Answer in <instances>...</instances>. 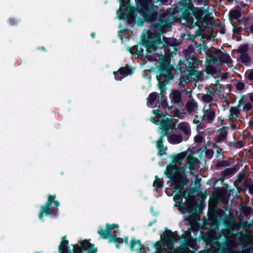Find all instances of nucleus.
<instances>
[{"mask_svg":"<svg viewBox=\"0 0 253 253\" xmlns=\"http://www.w3.org/2000/svg\"><path fill=\"white\" fill-rule=\"evenodd\" d=\"M230 166L229 163L226 160H222L218 162L215 165V167L217 168H219L221 167H228Z\"/></svg>","mask_w":253,"mask_h":253,"instance_id":"3c124183","label":"nucleus"},{"mask_svg":"<svg viewBox=\"0 0 253 253\" xmlns=\"http://www.w3.org/2000/svg\"><path fill=\"white\" fill-rule=\"evenodd\" d=\"M187 155L186 152H182L177 154H173L171 155V164H174L177 165L176 164L178 163L179 165H181L183 163V161L185 159Z\"/></svg>","mask_w":253,"mask_h":253,"instance_id":"aec40b11","label":"nucleus"},{"mask_svg":"<svg viewBox=\"0 0 253 253\" xmlns=\"http://www.w3.org/2000/svg\"><path fill=\"white\" fill-rule=\"evenodd\" d=\"M187 166L185 165L182 167H178L177 166L176 171V177L178 179V183H184L187 184L189 182V179L187 178V176L185 174V171Z\"/></svg>","mask_w":253,"mask_h":253,"instance_id":"ddd939ff","label":"nucleus"},{"mask_svg":"<svg viewBox=\"0 0 253 253\" xmlns=\"http://www.w3.org/2000/svg\"><path fill=\"white\" fill-rule=\"evenodd\" d=\"M241 16V11L238 9H232L229 12V19L230 21L234 20H238Z\"/></svg>","mask_w":253,"mask_h":253,"instance_id":"393cba45","label":"nucleus"},{"mask_svg":"<svg viewBox=\"0 0 253 253\" xmlns=\"http://www.w3.org/2000/svg\"><path fill=\"white\" fill-rule=\"evenodd\" d=\"M173 185H174L173 187V192H176L173 197V200L175 202V206L178 207V203L180 201H182L183 198H187L188 197L187 189L182 192V190L187 184L176 183Z\"/></svg>","mask_w":253,"mask_h":253,"instance_id":"1a4fd4ad","label":"nucleus"},{"mask_svg":"<svg viewBox=\"0 0 253 253\" xmlns=\"http://www.w3.org/2000/svg\"><path fill=\"white\" fill-rule=\"evenodd\" d=\"M244 146V143L241 140H238L236 142V143L234 144V147L236 148L240 149L242 147H243Z\"/></svg>","mask_w":253,"mask_h":253,"instance_id":"bf43d9fd","label":"nucleus"},{"mask_svg":"<svg viewBox=\"0 0 253 253\" xmlns=\"http://www.w3.org/2000/svg\"><path fill=\"white\" fill-rule=\"evenodd\" d=\"M224 152V151L223 149H222L221 148H219L218 150H217V151H216V158L219 157L220 154H221L222 153H223Z\"/></svg>","mask_w":253,"mask_h":253,"instance_id":"338daca9","label":"nucleus"},{"mask_svg":"<svg viewBox=\"0 0 253 253\" xmlns=\"http://www.w3.org/2000/svg\"><path fill=\"white\" fill-rule=\"evenodd\" d=\"M109 243H111L112 242H114L116 247L117 249H119L120 248V244H122L124 242L123 238H120V237H117L114 239H112V238H110L109 241Z\"/></svg>","mask_w":253,"mask_h":253,"instance_id":"e433bc0d","label":"nucleus"},{"mask_svg":"<svg viewBox=\"0 0 253 253\" xmlns=\"http://www.w3.org/2000/svg\"><path fill=\"white\" fill-rule=\"evenodd\" d=\"M164 139L163 138L160 137L158 140L156 142L157 148L159 150V152L158 153V155L160 156L166 154V151L167 149V147H164Z\"/></svg>","mask_w":253,"mask_h":253,"instance_id":"b1692460","label":"nucleus"},{"mask_svg":"<svg viewBox=\"0 0 253 253\" xmlns=\"http://www.w3.org/2000/svg\"><path fill=\"white\" fill-rule=\"evenodd\" d=\"M245 83L247 84H253V69L248 70L246 72L244 76Z\"/></svg>","mask_w":253,"mask_h":253,"instance_id":"c85d7f7f","label":"nucleus"},{"mask_svg":"<svg viewBox=\"0 0 253 253\" xmlns=\"http://www.w3.org/2000/svg\"><path fill=\"white\" fill-rule=\"evenodd\" d=\"M197 47H199V49L200 50H205L207 49V46L206 43L203 42L202 43H200L199 46H197Z\"/></svg>","mask_w":253,"mask_h":253,"instance_id":"0e129e2a","label":"nucleus"},{"mask_svg":"<svg viewBox=\"0 0 253 253\" xmlns=\"http://www.w3.org/2000/svg\"><path fill=\"white\" fill-rule=\"evenodd\" d=\"M238 244L242 246V248L246 253L250 252L252 249L248 247V237L243 233H240L239 235Z\"/></svg>","mask_w":253,"mask_h":253,"instance_id":"a211bd4d","label":"nucleus"},{"mask_svg":"<svg viewBox=\"0 0 253 253\" xmlns=\"http://www.w3.org/2000/svg\"><path fill=\"white\" fill-rule=\"evenodd\" d=\"M249 49V45L247 44H243L240 45L237 49V52L240 54H246Z\"/></svg>","mask_w":253,"mask_h":253,"instance_id":"4c0bfd02","label":"nucleus"},{"mask_svg":"<svg viewBox=\"0 0 253 253\" xmlns=\"http://www.w3.org/2000/svg\"><path fill=\"white\" fill-rule=\"evenodd\" d=\"M244 106L243 107V111L244 112L247 113L252 109L253 105L252 103L250 102H246L245 104H244Z\"/></svg>","mask_w":253,"mask_h":253,"instance_id":"4d7b16f0","label":"nucleus"},{"mask_svg":"<svg viewBox=\"0 0 253 253\" xmlns=\"http://www.w3.org/2000/svg\"><path fill=\"white\" fill-rule=\"evenodd\" d=\"M227 127L223 126L222 128L218 130V131H220V133L215 138V142L219 143L221 141H223L227 138V132L226 131Z\"/></svg>","mask_w":253,"mask_h":253,"instance_id":"412c9836","label":"nucleus"},{"mask_svg":"<svg viewBox=\"0 0 253 253\" xmlns=\"http://www.w3.org/2000/svg\"><path fill=\"white\" fill-rule=\"evenodd\" d=\"M223 216H225L226 218V219L223 221L224 226L225 227L229 226L233 222L232 219L229 218L225 211L218 208L213 217L219 220L220 221H222L223 220Z\"/></svg>","mask_w":253,"mask_h":253,"instance_id":"4468645a","label":"nucleus"},{"mask_svg":"<svg viewBox=\"0 0 253 253\" xmlns=\"http://www.w3.org/2000/svg\"><path fill=\"white\" fill-rule=\"evenodd\" d=\"M164 39V44L165 50L166 49L167 47H171L173 48V50L171 51V54H176L177 52V43L176 40L173 38H167L163 37Z\"/></svg>","mask_w":253,"mask_h":253,"instance_id":"f3484780","label":"nucleus"},{"mask_svg":"<svg viewBox=\"0 0 253 253\" xmlns=\"http://www.w3.org/2000/svg\"><path fill=\"white\" fill-rule=\"evenodd\" d=\"M198 107V104L196 102L193 101H188L185 105V108L186 110L189 113H192L193 112L195 108H197Z\"/></svg>","mask_w":253,"mask_h":253,"instance_id":"2f4dec72","label":"nucleus"},{"mask_svg":"<svg viewBox=\"0 0 253 253\" xmlns=\"http://www.w3.org/2000/svg\"><path fill=\"white\" fill-rule=\"evenodd\" d=\"M221 221L215 217L212 216L208 217L207 224L210 225L211 229L216 230L218 228L219 225Z\"/></svg>","mask_w":253,"mask_h":253,"instance_id":"5701e85b","label":"nucleus"},{"mask_svg":"<svg viewBox=\"0 0 253 253\" xmlns=\"http://www.w3.org/2000/svg\"><path fill=\"white\" fill-rule=\"evenodd\" d=\"M183 139V136L181 134H172L169 136V141L175 144L181 142Z\"/></svg>","mask_w":253,"mask_h":253,"instance_id":"c756f323","label":"nucleus"},{"mask_svg":"<svg viewBox=\"0 0 253 253\" xmlns=\"http://www.w3.org/2000/svg\"><path fill=\"white\" fill-rule=\"evenodd\" d=\"M119 71L120 73L124 75V77H126L128 75H131L133 73V69H130L129 68V65L128 64L126 65L125 67H121Z\"/></svg>","mask_w":253,"mask_h":253,"instance_id":"a878e982","label":"nucleus"},{"mask_svg":"<svg viewBox=\"0 0 253 253\" xmlns=\"http://www.w3.org/2000/svg\"><path fill=\"white\" fill-rule=\"evenodd\" d=\"M203 137L200 135H196L195 137V141L196 143H201L203 142Z\"/></svg>","mask_w":253,"mask_h":253,"instance_id":"e2e57ef3","label":"nucleus"},{"mask_svg":"<svg viewBox=\"0 0 253 253\" xmlns=\"http://www.w3.org/2000/svg\"><path fill=\"white\" fill-rule=\"evenodd\" d=\"M202 100L204 102L209 103L212 101L213 97L209 94H204L202 96Z\"/></svg>","mask_w":253,"mask_h":253,"instance_id":"49530a36","label":"nucleus"},{"mask_svg":"<svg viewBox=\"0 0 253 253\" xmlns=\"http://www.w3.org/2000/svg\"><path fill=\"white\" fill-rule=\"evenodd\" d=\"M150 22L152 23L150 30L156 36H149L147 39L143 41L142 44L146 48L148 53L150 49L156 50L158 48L164 47V42L161 39V35L168 32L171 27V18L167 14H160L156 21Z\"/></svg>","mask_w":253,"mask_h":253,"instance_id":"f03ea898","label":"nucleus"},{"mask_svg":"<svg viewBox=\"0 0 253 253\" xmlns=\"http://www.w3.org/2000/svg\"><path fill=\"white\" fill-rule=\"evenodd\" d=\"M173 112V117H179L180 116V112L179 110L175 107L173 106H170V109L169 110Z\"/></svg>","mask_w":253,"mask_h":253,"instance_id":"6e6d98bb","label":"nucleus"},{"mask_svg":"<svg viewBox=\"0 0 253 253\" xmlns=\"http://www.w3.org/2000/svg\"><path fill=\"white\" fill-rule=\"evenodd\" d=\"M233 28V33L235 34L239 35H242L243 27L242 26H239L238 25H235L232 24Z\"/></svg>","mask_w":253,"mask_h":253,"instance_id":"c03bdc74","label":"nucleus"},{"mask_svg":"<svg viewBox=\"0 0 253 253\" xmlns=\"http://www.w3.org/2000/svg\"><path fill=\"white\" fill-rule=\"evenodd\" d=\"M197 161V159L193 156L188 157L186 160L187 163L188 164L190 168L194 166V164Z\"/></svg>","mask_w":253,"mask_h":253,"instance_id":"79ce46f5","label":"nucleus"},{"mask_svg":"<svg viewBox=\"0 0 253 253\" xmlns=\"http://www.w3.org/2000/svg\"><path fill=\"white\" fill-rule=\"evenodd\" d=\"M187 79H188V78L187 77H182L180 78V82H179L178 85H179V87H180V91H181L182 93L184 92H188V91H187L186 90V89L184 87V84H183V82L185 81L186 80H187Z\"/></svg>","mask_w":253,"mask_h":253,"instance_id":"ea45409f","label":"nucleus"},{"mask_svg":"<svg viewBox=\"0 0 253 253\" xmlns=\"http://www.w3.org/2000/svg\"><path fill=\"white\" fill-rule=\"evenodd\" d=\"M155 180L153 182V186L156 188H162L163 187V181L157 175H156Z\"/></svg>","mask_w":253,"mask_h":253,"instance_id":"58836bf2","label":"nucleus"},{"mask_svg":"<svg viewBox=\"0 0 253 253\" xmlns=\"http://www.w3.org/2000/svg\"><path fill=\"white\" fill-rule=\"evenodd\" d=\"M163 234L164 235L163 240L166 243H172L178 242L179 240V236L177 235L176 231L173 232L170 230H166Z\"/></svg>","mask_w":253,"mask_h":253,"instance_id":"2eb2a0df","label":"nucleus"},{"mask_svg":"<svg viewBox=\"0 0 253 253\" xmlns=\"http://www.w3.org/2000/svg\"><path fill=\"white\" fill-rule=\"evenodd\" d=\"M185 202L180 201L178 203V210L183 214L188 212L190 216H193L197 213V209L195 207V199L194 197L185 198Z\"/></svg>","mask_w":253,"mask_h":253,"instance_id":"39448f33","label":"nucleus"},{"mask_svg":"<svg viewBox=\"0 0 253 253\" xmlns=\"http://www.w3.org/2000/svg\"><path fill=\"white\" fill-rule=\"evenodd\" d=\"M172 68L170 62L168 59L163 58L158 66L159 74L156 76L157 80H161L162 77L165 78L170 77V80H172L174 76L171 72Z\"/></svg>","mask_w":253,"mask_h":253,"instance_id":"20e7f679","label":"nucleus"},{"mask_svg":"<svg viewBox=\"0 0 253 253\" xmlns=\"http://www.w3.org/2000/svg\"><path fill=\"white\" fill-rule=\"evenodd\" d=\"M191 59L192 60V62L187 61V63L188 64V67L186 63H182L180 64L179 70L181 72H188V75L190 77H194L199 79L202 76L203 73L201 71L195 70L193 59Z\"/></svg>","mask_w":253,"mask_h":253,"instance_id":"6e6552de","label":"nucleus"},{"mask_svg":"<svg viewBox=\"0 0 253 253\" xmlns=\"http://www.w3.org/2000/svg\"><path fill=\"white\" fill-rule=\"evenodd\" d=\"M169 123H168V122L166 123L162 122V123L160 126V128L162 129L161 133H163L164 131L167 129H169Z\"/></svg>","mask_w":253,"mask_h":253,"instance_id":"603ef678","label":"nucleus"},{"mask_svg":"<svg viewBox=\"0 0 253 253\" xmlns=\"http://www.w3.org/2000/svg\"><path fill=\"white\" fill-rule=\"evenodd\" d=\"M119 227V225L118 224L113 223V224H109L107 223L106 224V228L104 229V228L100 226L98 227V229L97 231V233L101 236V238L106 239L112 238L114 239L117 237V231L115 230L113 232V233H111V231L114 228H118Z\"/></svg>","mask_w":253,"mask_h":253,"instance_id":"0eeeda50","label":"nucleus"},{"mask_svg":"<svg viewBox=\"0 0 253 253\" xmlns=\"http://www.w3.org/2000/svg\"><path fill=\"white\" fill-rule=\"evenodd\" d=\"M246 96L245 95H241V99L238 102V107H241V105L245 104L246 103Z\"/></svg>","mask_w":253,"mask_h":253,"instance_id":"052dcab7","label":"nucleus"},{"mask_svg":"<svg viewBox=\"0 0 253 253\" xmlns=\"http://www.w3.org/2000/svg\"><path fill=\"white\" fill-rule=\"evenodd\" d=\"M182 93L179 90H172L171 92L172 100L174 104H178L182 101Z\"/></svg>","mask_w":253,"mask_h":253,"instance_id":"4be33fe9","label":"nucleus"},{"mask_svg":"<svg viewBox=\"0 0 253 253\" xmlns=\"http://www.w3.org/2000/svg\"><path fill=\"white\" fill-rule=\"evenodd\" d=\"M160 111L158 109H154V110H153V113L156 116H159L160 117H162L163 116V114H160Z\"/></svg>","mask_w":253,"mask_h":253,"instance_id":"774afa93","label":"nucleus"},{"mask_svg":"<svg viewBox=\"0 0 253 253\" xmlns=\"http://www.w3.org/2000/svg\"><path fill=\"white\" fill-rule=\"evenodd\" d=\"M56 196L54 195H48L47 200L44 205L41 206V210L38 214L40 219H42L43 215L45 216L51 214L55 215L58 211V206L60 205L59 201L55 200Z\"/></svg>","mask_w":253,"mask_h":253,"instance_id":"7ed1b4c3","label":"nucleus"},{"mask_svg":"<svg viewBox=\"0 0 253 253\" xmlns=\"http://www.w3.org/2000/svg\"><path fill=\"white\" fill-rule=\"evenodd\" d=\"M236 88L238 91L243 90L245 87V83L241 80L237 81V83L235 84Z\"/></svg>","mask_w":253,"mask_h":253,"instance_id":"09e8293b","label":"nucleus"},{"mask_svg":"<svg viewBox=\"0 0 253 253\" xmlns=\"http://www.w3.org/2000/svg\"><path fill=\"white\" fill-rule=\"evenodd\" d=\"M153 247L156 249L155 253H160L165 249V244L160 240L154 243Z\"/></svg>","mask_w":253,"mask_h":253,"instance_id":"473e14b6","label":"nucleus"},{"mask_svg":"<svg viewBox=\"0 0 253 253\" xmlns=\"http://www.w3.org/2000/svg\"><path fill=\"white\" fill-rule=\"evenodd\" d=\"M199 188L197 187L196 186H193L191 187H190L189 189H187V195L188 197H191L190 195L193 194L195 193V192H197L199 190Z\"/></svg>","mask_w":253,"mask_h":253,"instance_id":"864d4df0","label":"nucleus"},{"mask_svg":"<svg viewBox=\"0 0 253 253\" xmlns=\"http://www.w3.org/2000/svg\"><path fill=\"white\" fill-rule=\"evenodd\" d=\"M242 211L246 216H248L251 214L253 208L250 206H245L243 208Z\"/></svg>","mask_w":253,"mask_h":253,"instance_id":"a18cd8bd","label":"nucleus"},{"mask_svg":"<svg viewBox=\"0 0 253 253\" xmlns=\"http://www.w3.org/2000/svg\"><path fill=\"white\" fill-rule=\"evenodd\" d=\"M177 165L169 164L167 166L166 169L164 171V174L167 177L169 178V181L171 184L178 183V179L176 177Z\"/></svg>","mask_w":253,"mask_h":253,"instance_id":"9d476101","label":"nucleus"},{"mask_svg":"<svg viewBox=\"0 0 253 253\" xmlns=\"http://www.w3.org/2000/svg\"><path fill=\"white\" fill-rule=\"evenodd\" d=\"M227 189L224 187H221L218 190V192L222 195H225L227 193Z\"/></svg>","mask_w":253,"mask_h":253,"instance_id":"69168bd1","label":"nucleus"},{"mask_svg":"<svg viewBox=\"0 0 253 253\" xmlns=\"http://www.w3.org/2000/svg\"><path fill=\"white\" fill-rule=\"evenodd\" d=\"M218 208L217 207V206L216 205L211 206V205H209V209H208V217L209 216H210V217L214 216Z\"/></svg>","mask_w":253,"mask_h":253,"instance_id":"c9c22d12","label":"nucleus"},{"mask_svg":"<svg viewBox=\"0 0 253 253\" xmlns=\"http://www.w3.org/2000/svg\"><path fill=\"white\" fill-rule=\"evenodd\" d=\"M161 80H157L158 82V86L161 92H163L167 89L166 85L169 83L171 80L170 77H168V78H165L164 81H161Z\"/></svg>","mask_w":253,"mask_h":253,"instance_id":"cd10ccee","label":"nucleus"},{"mask_svg":"<svg viewBox=\"0 0 253 253\" xmlns=\"http://www.w3.org/2000/svg\"><path fill=\"white\" fill-rule=\"evenodd\" d=\"M240 61L244 64H248L251 61V58L248 53L240 55Z\"/></svg>","mask_w":253,"mask_h":253,"instance_id":"f704fd0d","label":"nucleus"},{"mask_svg":"<svg viewBox=\"0 0 253 253\" xmlns=\"http://www.w3.org/2000/svg\"><path fill=\"white\" fill-rule=\"evenodd\" d=\"M210 250L213 253H227L223 243H220L217 239H212L210 241Z\"/></svg>","mask_w":253,"mask_h":253,"instance_id":"9b49d317","label":"nucleus"},{"mask_svg":"<svg viewBox=\"0 0 253 253\" xmlns=\"http://www.w3.org/2000/svg\"><path fill=\"white\" fill-rule=\"evenodd\" d=\"M217 72L216 68L212 65H208L206 67V72L207 74L214 75Z\"/></svg>","mask_w":253,"mask_h":253,"instance_id":"37998d69","label":"nucleus"},{"mask_svg":"<svg viewBox=\"0 0 253 253\" xmlns=\"http://www.w3.org/2000/svg\"><path fill=\"white\" fill-rule=\"evenodd\" d=\"M121 0L122 3L117 11L118 18L126 20L130 25L137 23L142 26L144 22L156 21L159 17L157 9L168 0H138L139 8L131 5L128 1Z\"/></svg>","mask_w":253,"mask_h":253,"instance_id":"f257e3e1","label":"nucleus"},{"mask_svg":"<svg viewBox=\"0 0 253 253\" xmlns=\"http://www.w3.org/2000/svg\"><path fill=\"white\" fill-rule=\"evenodd\" d=\"M234 171L233 168H227L222 171L221 173L223 174V176L226 177L233 174Z\"/></svg>","mask_w":253,"mask_h":253,"instance_id":"de8ad7c7","label":"nucleus"},{"mask_svg":"<svg viewBox=\"0 0 253 253\" xmlns=\"http://www.w3.org/2000/svg\"><path fill=\"white\" fill-rule=\"evenodd\" d=\"M214 152L211 149H208L206 150L205 155L207 159L211 160L213 157Z\"/></svg>","mask_w":253,"mask_h":253,"instance_id":"5fc2aeb1","label":"nucleus"},{"mask_svg":"<svg viewBox=\"0 0 253 253\" xmlns=\"http://www.w3.org/2000/svg\"><path fill=\"white\" fill-rule=\"evenodd\" d=\"M8 23L10 26H12L18 23V21L13 18H10L8 20Z\"/></svg>","mask_w":253,"mask_h":253,"instance_id":"680f3d73","label":"nucleus"},{"mask_svg":"<svg viewBox=\"0 0 253 253\" xmlns=\"http://www.w3.org/2000/svg\"><path fill=\"white\" fill-rule=\"evenodd\" d=\"M221 53V51L213 46H211L206 52L207 56L209 58L210 62L212 63H215L217 61L218 57L217 56Z\"/></svg>","mask_w":253,"mask_h":253,"instance_id":"dca6fc26","label":"nucleus"},{"mask_svg":"<svg viewBox=\"0 0 253 253\" xmlns=\"http://www.w3.org/2000/svg\"><path fill=\"white\" fill-rule=\"evenodd\" d=\"M66 236L62 237V240L58 247V252L60 253V248L64 251V253H83L84 252V244H82V240L80 242V245L77 244L72 245L73 247L72 251L70 250L69 241L66 239Z\"/></svg>","mask_w":253,"mask_h":253,"instance_id":"423d86ee","label":"nucleus"},{"mask_svg":"<svg viewBox=\"0 0 253 253\" xmlns=\"http://www.w3.org/2000/svg\"><path fill=\"white\" fill-rule=\"evenodd\" d=\"M129 248L131 251H134L138 253H146L145 251L146 247L142 244L140 240H136L134 237L130 241Z\"/></svg>","mask_w":253,"mask_h":253,"instance_id":"f8f14e48","label":"nucleus"},{"mask_svg":"<svg viewBox=\"0 0 253 253\" xmlns=\"http://www.w3.org/2000/svg\"><path fill=\"white\" fill-rule=\"evenodd\" d=\"M215 114L214 110H210L207 112L206 117L208 121L210 122L213 120L215 117Z\"/></svg>","mask_w":253,"mask_h":253,"instance_id":"8fccbe9b","label":"nucleus"},{"mask_svg":"<svg viewBox=\"0 0 253 253\" xmlns=\"http://www.w3.org/2000/svg\"><path fill=\"white\" fill-rule=\"evenodd\" d=\"M219 63H229L232 62V59L229 54H222L218 57L217 61Z\"/></svg>","mask_w":253,"mask_h":253,"instance_id":"7c9ffc66","label":"nucleus"},{"mask_svg":"<svg viewBox=\"0 0 253 253\" xmlns=\"http://www.w3.org/2000/svg\"><path fill=\"white\" fill-rule=\"evenodd\" d=\"M177 128L186 135L190 134V129L188 126V124L186 122L180 123L177 126Z\"/></svg>","mask_w":253,"mask_h":253,"instance_id":"bb28decb","label":"nucleus"},{"mask_svg":"<svg viewBox=\"0 0 253 253\" xmlns=\"http://www.w3.org/2000/svg\"><path fill=\"white\" fill-rule=\"evenodd\" d=\"M114 75L115 76V78L117 81H121L123 78H124L125 77L124 75H122L119 71H115L114 72Z\"/></svg>","mask_w":253,"mask_h":253,"instance_id":"13d9d810","label":"nucleus"},{"mask_svg":"<svg viewBox=\"0 0 253 253\" xmlns=\"http://www.w3.org/2000/svg\"><path fill=\"white\" fill-rule=\"evenodd\" d=\"M240 107H238L237 105L236 107H231L230 108V114H229V118L230 119H232L234 118V116H237L240 112V110L239 108Z\"/></svg>","mask_w":253,"mask_h":253,"instance_id":"72a5a7b5","label":"nucleus"},{"mask_svg":"<svg viewBox=\"0 0 253 253\" xmlns=\"http://www.w3.org/2000/svg\"><path fill=\"white\" fill-rule=\"evenodd\" d=\"M157 99V93L153 92L151 93L147 98L148 103L152 105L153 104Z\"/></svg>","mask_w":253,"mask_h":253,"instance_id":"a19ab883","label":"nucleus"},{"mask_svg":"<svg viewBox=\"0 0 253 253\" xmlns=\"http://www.w3.org/2000/svg\"><path fill=\"white\" fill-rule=\"evenodd\" d=\"M84 244V252L86 253H97L98 248L95 247L94 244L91 243L89 240H82V244Z\"/></svg>","mask_w":253,"mask_h":253,"instance_id":"6ab92c4d","label":"nucleus"}]
</instances>
